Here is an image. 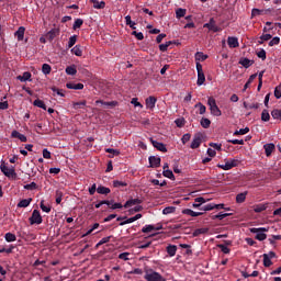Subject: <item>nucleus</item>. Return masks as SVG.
<instances>
[{"label": "nucleus", "mask_w": 281, "mask_h": 281, "mask_svg": "<svg viewBox=\"0 0 281 281\" xmlns=\"http://www.w3.org/2000/svg\"><path fill=\"white\" fill-rule=\"evenodd\" d=\"M170 44H171V42H167V43H165V44H160V45H159L160 52H167V50H168V47H170Z\"/></svg>", "instance_id": "59"}, {"label": "nucleus", "mask_w": 281, "mask_h": 281, "mask_svg": "<svg viewBox=\"0 0 281 281\" xmlns=\"http://www.w3.org/2000/svg\"><path fill=\"white\" fill-rule=\"evenodd\" d=\"M155 104H157V98L148 97L146 99V106H147V109H153L155 106Z\"/></svg>", "instance_id": "19"}, {"label": "nucleus", "mask_w": 281, "mask_h": 281, "mask_svg": "<svg viewBox=\"0 0 281 281\" xmlns=\"http://www.w3.org/2000/svg\"><path fill=\"white\" fill-rule=\"evenodd\" d=\"M256 78H258L257 74L251 75L248 81L245 83L243 91H247V89H249V85H251Z\"/></svg>", "instance_id": "28"}, {"label": "nucleus", "mask_w": 281, "mask_h": 281, "mask_svg": "<svg viewBox=\"0 0 281 281\" xmlns=\"http://www.w3.org/2000/svg\"><path fill=\"white\" fill-rule=\"evenodd\" d=\"M274 97L277 98V100H280V98H281V85L276 87Z\"/></svg>", "instance_id": "56"}, {"label": "nucleus", "mask_w": 281, "mask_h": 281, "mask_svg": "<svg viewBox=\"0 0 281 281\" xmlns=\"http://www.w3.org/2000/svg\"><path fill=\"white\" fill-rule=\"evenodd\" d=\"M150 143L153 144L154 148H157V150H160V153H168V148H166L164 143H159L153 138H150Z\"/></svg>", "instance_id": "10"}, {"label": "nucleus", "mask_w": 281, "mask_h": 281, "mask_svg": "<svg viewBox=\"0 0 281 281\" xmlns=\"http://www.w3.org/2000/svg\"><path fill=\"white\" fill-rule=\"evenodd\" d=\"M249 133V127L240 128L239 131H235L234 135H247Z\"/></svg>", "instance_id": "48"}, {"label": "nucleus", "mask_w": 281, "mask_h": 281, "mask_svg": "<svg viewBox=\"0 0 281 281\" xmlns=\"http://www.w3.org/2000/svg\"><path fill=\"white\" fill-rule=\"evenodd\" d=\"M210 232L209 228H198L193 232V236H201V234H207Z\"/></svg>", "instance_id": "43"}, {"label": "nucleus", "mask_w": 281, "mask_h": 281, "mask_svg": "<svg viewBox=\"0 0 281 281\" xmlns=\"http://www.w3.org/2000/svg\"><path fill=\"white\" fill-rule=\"evenodd\" d=\"M176 16L177 19H182V16H186V9H182V8L178 9L176 11Z\"/></svg>", "instance_id": "47"}, {"label": "nucleus", "mask_w": 281, "mask_h": 281, "mask_svg": "<svg viewBox=\"0 0 281 281\" xmlns=\"http://www.w3.org/2000/svg\"><path fill=\"white\" fill-rule=\"evenodd\" d=\"M227 216H232V213H220L214 215L213 218H218V221H223V218H227Z\"/></svg>", "instance_id": "46"}, {"label": "nucleus", "mask_w": 281, "mask_h": 281, "mask_svg": "<svg viewBox=\"0 0 281 281\" xmlns=\"http://www.w3.org/2000/svg\"><path fill=\"white\" fill-rule=\"evenodd\" d=\"M110 207L111 210H122V203H114L113 201H110Z\"/></svg>", "instance_id": "55"}, {"label": "nucleus", "mask_w": 281, "mask_h": 281, "mask_svg": "<svg viewBox=\"0 0 281 281\" xmlns=\"http://www.w3.org/2000/svg\"><path fill=\"white\" fill-rule=\"evenodd\" d=\"M271 116L273 120H280L281 121V110L274 109L271 111Z\"/></svg>", "instance_id": "37"}, {"label": "nucleus", "mask_w": 281, "mask_h": 281, "mask_svg": "<svg viewBox=\"0 0 281 281\" xmlns=\"http://www.w3.org/2000/svg\"><path fill=\"white\" fill-rule=\"evenodd\" d=\"M4 238H5L7 243H14L16 240V235H14L12 233H7L4 235Z\"/></svg>", "instance_id": "34"}, {"label": "nucleus", "mask_w": 281, "mask_h": 281, "mask_svg": "<svg viewBox=\"0 0 281 281\" xmlns=\"http://www.w3.org/2000/svg\"><path fill=\"white\" fill-rule=\"evenodd\" d=\"M66 74L68 76H76V74H78V70L76 69V66H68L66 68Z\"/></svg>", "instance_id": "32"}, {"label": "nucleus", "mask_w": 281, "mask_h": 281, "mask_svg": "<svg viewBox=\"0 0 281 281\" xmlns=\"http://www.w3.org/2000/svg\"><path fill=\"white\" fill-rule=\"evenodd\" d=\"M203 27H207L210 32H221V27L216 25V21L214 20V18H211L209 23H205Z\"/></svg>", "instance_id": "9"}, {"label": "nucleus", "mask_w": 281, "mask_h": 281, "mask_svg": "<svg viewBox=\"0 0 281 281\" xmlns=\"http://www.w3.org/2000/svg\"><path fill=\"white\" fill-rule=\"evenodd\" d=\"M18 80H20V82H27V80L32 82V74L30 71H25L22 76H18Z\"/></svg>", "instance_id": "15"}, {"label": "nucleus", "mask_w": 281, "mask_h": 281, "mask_svg": "<svg viewBox=\"0 0 281 281\" xmlns=\"http://www.w3.org/2000/svg\"><path fill=\"white\" fill-rule=\"evenodd\" d=\"M36 188H38L36 182H31V183L24 186V190H36Z\"/></svg>", "instance_id": "53"}, {"label": "nucleus", "mask_w": 281, "mask_h": 281, "mask_svg": "<svg viewBox=\"0 0 281 281\" xmlns=\"http://www.w3.org/2000/svg\"><path fill=\"white\" fill-rule=\"evenodd\" d=\"M128 256H131V254L128 252H123L119 255L120 260H128Z\"/></svg>", "instance_id": "64"}, {"label": "nucleus", "mask_w": 281, "mask_h": 281, "mask_svg": "<svg viewBox=\"0 0 281 281\" xmlns=\"http://www.w3.org/2000/svg\"><path fill=\"white\" fill-rule=\"evenodd\" d=\"M261 120H262V122H269V120H271V115L269 114L268 110H263L262 111Z\"/></svg>", "instance_id": "38"}, {"label": "nucleus", "mask_w": 281, "mask_h": 281, "mask_svg": "<svg viewBox=\"0 0 281 281\" xmlns=\"http://www.w3.org/2000/svg\"><path fill=\"white\" fill-rule=\"evenodd\" d=\"M67 89H75L76 91H80L85 89V85L82 83H74V82H68L66 83Z\"/></svg>", "instance_id": "16"}, {"label": "nucleus", "mask_w": 281, "mask_h": 281, "mask_svg": "<svg viewBox=\"0 0 281 281\" xmlns=\"http://www.w3.org/2000/svg\"><path fill=\"white\" fill-rule=\"evenodd\" d=\"M238 166V159H228L225 160V164L217 165V168L222 170H232V168H236Z\"/></svg>", "instance_id": "5"}, {"label": "nucleus", "mask_w": 281, "mask_h": 281, "mask_svg": "<svg viewBox=\"0 0 281 281\" xmlns=\"http://www.w3.org/2000/svg\"><path fill=\"white\" fill-rule=\"evenodd\" d=\"M265 210H267V204H257L254 207V212L257 213L265 212Z\"/></svg>", "instance_id": "40"}, {"label": "nucleus", "mask_w": 281, "mask_h": 281, "mask_svg": "<svg viewBox=\"0 0 281 281\" xmlns=\"http://www.w3.org/2000/svg\"><path fill=\"white\" fill-rule=\"evenodd\" d=\"M195 203L192 204V207L199 209L203 205V203H207V200H205L203 196L195 198L194 199Z\"/></svg>", "instance_id": "17"}, {"label": "nucleus", "mask_w": 281, "mask_h": 281, "mask_svg": "<svg viewBox=\"0 0 281 281\" xmlns=\"http://www.w3.org/2000/svg\"><path fill=\"white\" fill-rule=\"evenodd\" d=\"M201 210H203V212H211V210H215V206L213 203H210V204L202 206Z\"/></svg>", "instance_id": "54"}, {"label": "nucleus", "mask_w": 281, "mask_h": 281, "mask_svg": "<svg viewBox=\"0 0 281 281\" xmlns=\"http://www.w3.org/2000/svg\"><path fill=\"white\" fill-rule=\"evenodd\" d=\"M149 166L150 168H159L161 166V158L157 156H150L149 157Z\"/></svg>", "instance_id": "11"}, {"label": "nucleus", "mask_w": 281, "mask_h": 281, "mask_svg": "<svg viewBox=\"0 0 281 281\" xmlns=\"http://www.w3.org/2000/svg\"><path fill=\"white\" fill-rule=\"evenodd\" d=\"M30 203H32V198L21 200L18 203V207H30Z\"/></svg>", "instance_id": "26"}, {"label": "nucleus", "mask_w": 281, "mask_h": 281, "mask_svg": "<svg viewBox=\"0 0 281 281\" xmlns=\"http://www.w3.org/2000/svg\"><path fill=\"white\" fill-rule=\"evenodd\" d=\"M145 280H147V281H166V278H164V276H161L157 271H150L145 274Z\"/></svg>", "instance_id": "4"}, {"label": "nucleus", "mask_w": 281, "mask_h": 281, "mask_svg": "<svg viewBox=\"0 0 281 281\" xmlns=\"http://www.w3.org/2000/svg\"><path fill=\"white\" fill-rule=\"evenodd\" d=\"M201 144H203V134L198 133L194 135V137L191 142L190 148L196 149V148H199V146H201Z\"/></svg>", "instance_id": "7"}, {"label": "nucleus", "mask_w": 281, "mask_h": 281, "mask_svg": "<svg viewBox=\"0 0 281 281\" xmlns=\"http://www.w3.org/2000/svg\"><path fill=\"white\" fill-rule=\"evenodd\" d=\"M0 170H1V172L4 173V177H15L16 176V171H14V167H8V166H5V164H2L0 166Z\"/></svg>", "instance_id": "8"}, {"label": "nucleus", "mask_w": 281, "mask_h": 281, "mask_svg": "<svg viewBox=\"0 0 281 281\" xmlns=\"http://www.w3.org/2000/svg\"><path fill=\"white\" fill-rule=\"evenodd\" d=\"M177 212V207L175 206H167L162 210V214L168 215V214H175Z\"/></svg>", "instance_id": "35"}, {"label": "nucleus", "mask_w": 281, "mask_h": 281, "mask_svg": "<svg viewBox=\"0 0 281 281\" xmlns=\"http://www.w3.org/2000/svg\"><path fill=\"white\" fill-rule=\"evenodd\" d=\"M227 43H228V47L231 48H236L239 45L238 37H228Z\"/></svg>", "instance_id": "22"}, {"label": "nucleus", "mask_w": 281, "mask_h": 281, "mask_svg": "<svg viewBox=\"0 0 281 281\" xmlns=\"http://www.w3.org/2000/svg\"><path fill=\"white\" fill-rule=\"evenodd\" d=\"M280 44V37H273L270 42H269V46L273 47V45H279Z\"/></svg>", "instance_id": "62"}, {"label": "nucleus", "mask_w": 281, "mask_h": 281, "mask_svg": "<svg viewBox=\"0 0 281 281\" xmlns=\"http://www.w3.org/2000/svg\"><path fill=\"white\" fill-rule=\"evenodd\" d=\"M247 199V192L239 193L236 196V202L237 203H245V200Z\"/></svg>", "instance_id": "36"}, {"label": "nucleus", "mask_w": 281, "mask_h": 281, "mask_svg": "<svg viewBox=\"0 0 281 281\" xmlns=\"http://www.w3.org/2000/svg\"><path fill=\"white\" fill-rule=\"evenodd\" d=\"M95 10H104L106 3L104 1L92 0Z\"/></svg>", "instance_id": "21"}, {"label": "nucleus", "mask_w": 281, "mask_h": 281, "mask_svg": "<svg viewBox=\"0 0 281 281\" xmlns=\"http://www.w3.org/2000/svg\"><path fill=\"white\" fill-rule=\"evenodd\" d=\"M113 187L114 188H124V187H126V182L120 181V180H114L113 181Z\"/></svg>", "instance_id": "50"}, {"label": "nucleus", "mask_w": 281, "mask_h": 281, "mask_svg": "<svg viewBox=\"0 0 281 281\" xmlns=\"http://www.w3.org/2000/svg\"><path fill=\"white\" fill-rule=\"evenodd\" d=\"M139 204H142V200H139V199H132V200H128L124 204V207H133V205H139Z\"/></svg>", "instance_id": "20"}, {"label": "nucleus", "mask_w": 281, "mask_h": 281, "mask_svg": "<svg viewBox=\"0 0 281 281\" xmlns=\"http://www.w3.org/2000/svg\"><path fill=\"white\" fill-rule=\"evenodd\" d=\"M196 72H198V80L196 85L198 87H202V85H205V72L203 71V65L201 63H196Z\"/></svg>", "instance_id": "3"}, {"label": "nucleus", "mask_w": 281, "mask_h": 281, "mask_svg": "<svg viewBox=\"0 0 281 281\" xmlns=\"http://www.w3.org/2000/svg\"><path fill=\"white\" fill-rule=\"evenodd\" d=\"M109 240H111V236L103 237V238L97 244V247H100V246H102V245H105V243H109Z\"/></svg>", "instance_id": "61"}, {"label": "nucleus", "mask_w": 281, "mask_h": 281, "mask_svg": "<svg viewBox=\"0 0 281 281\" xmlns=\"http://www.w3.org/2000/svg\"><path fill=\"white\" fill-rule=\"evenodd\" d=\"M82 106H87V101L72 102V109L75 110L82 109Z\"/></svg>", "instance_id": "42"}, {"label": "nucleus", "mask_w": 281, "mask_h": 281, "mask_svg": "<svg viewBox=\"0 0 281 281\" xmlns=\"http://www.w3.org/2000/svg\"><path fill=\"white\" fill-rule=\"evenodd\" d=\"M273 262H271V259L267 257V255H263V266L265 267H271Z\"/></svg>", "instance_id": "57"}, {"label": "nucleus", "mask_w": 281, "mask_h": 281, "mask_svg": "<svg viewBox=\"0 0 281 281\" xmlns=\"http://www.w3.org/2000/svg\"><path fill=\"white\" fill-rule=\"evenodd\" d=\"M31 225H41L43 223V216L38 210H34L32 216L30 217Z\"/></svg>", "instance_id": "6"}, {"label": "nucleus", "mask_w": 281, "mask_h": 281, "mask_svg": "<svg viewBox=\"0 0 281 281\" xmlns=\"http://www.w3.org/2000/svg\"><path fill=\"white\" fill-rule=\"evenodd\" d=\"M192 136L190 135V134H184L183 136H182V138H181V142H182V144H188V142L190 140V138H191Z\"/></svg>", "instance_id": "63"}, {"label": "nucleus", "mask_w": 281, "mask_h": 281, "mask_svg": "<svg viewBox=\"0 0 281 281\" xmlns=\"http://www.w3.org/2000/svg\"><path fill=\"white\" fill-rule=\"evenodd\" d=\"M97 192H98V194H111V189H109L106 187L99 186L97 188Z\"/></svg>", "instance_id": "29"}, {"label": "nucleus", "mask_w": 281, "mask_h": 281, "mask_svg": "<svg viewBox=\"0 0 281 281\" xmlns=\"http://www.w3.org/2000/svg\"><path fill=\"white\" fill-rule=\"evenodd\" d=\"M207 104L210 106L211 115H214L215 117H221L223 115L221 109L216 105V100L214 98L209 97Z\"/></svg>", "instance_id": "1"}, {"label": "nucleus", "mask_w": 281, "mask_h": 281, "mask_svg": "<svg viewBox=\"0 0 281 281\" xmlns=\"http://www.w3.org/2000/svg\"><path fill=\"white\" fill-rule=\"evenodd\" d=\"M42 71L45 76H48V74H52V66L48 64H43Z\"/></svg>", "instance_id": "39"}, {"label": "nucleus", "mask_w": 281, "mask_h": 281, "mask_svg": "<svg viewBox=\"0 0 281 281\" xmlns=\"http://www.w3.org/2000/svg\"><path fill=\"white\" fill-rule=\"evenodd\" d=\"M58 34H60V30L53 29V30L48 31L45 36H46L47 41L52 42V41H54V38H56V36H58Z\"/></svg>", "instance_id": "12"}, {"label": "nucleus", "mask_w": 281, "mask_h": 281, "mask_svg": "<svg viewBox=\"0 0 281 281\" xmlns=\"http://www.w3.org/2000/svg\"><path fill=\"white\" fill-rule=\"evenodd\" d=\"M167 254L170 256V258H173V256L177 255V246L176 245L167 246Z\"/></svg>", "instance_id": "25"}, {"label": "nucleus", "mask_w": 281, "mask_h": 281, "mask_svg": "<svg viewBox=\"0 0 281 281\" xmlns=\"http://www.w3.org/2000/svg\"><path fill=\"white\" fill-rule=\"evenodd\" d=\"M82 23H85V21H82V19H77L74 23V30H78L80 27H82Z\"/></svg>", "instance_id": "49"}, {"label": "nucleus", "mask_w": 281, "mask_h": 281, "mask_svg": "<svg viewBox=\"0 0 281 281\" xmlns=\"http://www.w3.org/2000/svg\"><path fill=\"white\" fill-rule=\"evenodd\" d=\"M70 52L75 56H82V48L80 47V45H76L75 47L71 48Z\"/></svg>", "instance_id": "31"}, {"label": "nucleus", "mask_w": 281, "mask_h": 281, "mask_svg": "<svg viewBox=\"0 0 281 281\" xmlns=\"http://www.w3.org/2000/svg\"><path fill=\"white\" fill-rule=\"evenodd\" d=\"M11 137H15V138L20 139V142H27V136L19 133V131H13L11 133Z\"/></svg>", "instance_id": "18"}, {"label": "nucleus", "mask_w": 281, "mask_h": 281, "mask_svg": "<svg viewBox=\"0 0 281 281\" xmlns=\"http://www.w3.org/2000/svg\"><path fill=\"white\" fill-rule=\"evenodd\" d=\"M98 227H100V224L94 223L93 226L90 229H88L86 234H83V237L89 236V234H91L94 229H98Z\"/></svg>", "instance_id": "58"}, {"label": "nucleus", "mask_w": 281, "mask_h": 281, "mask_svg": "<svg viewBox=\"0 0 281 281\" xmlns=\"http://www.w3.org/2000/svg\"><path fill=\"white\" fill-rule=\"evenodd\" d=\"M267 232H269V228L266 227L250 228V233L256 234L257 240H267Z\"/></svg>", "instance_id": "2"}, {"label": "nucleus", "mask_w": 281, "mask_h": 281, "mask_svg": "<svg viewBox=\"0 0 281 281\" xmlns=\"http://www.w3.org/2000/svg\"><path fill=\"white\" fill-rule=\"evenodd\" d=\"M132 35L135 36L137 41H144V33L142 32L133 31Z\"/></svg>", "instance_id": "51"}, {"label": "nucleus", "mask_w": 281, "mask_h": 281, "mask_svg": "<svg viewBox=\"0 0 281 281\" xmlns=\"http://www.w3.org/2000/svg\"><path fill=\"white\" fill-rule=\"evenodd\" d=\"M164 177H166L167 179H175V173L172 172V170L170 169H165L162 171Z\"/></svg>", "instance_id": "41"}, {"label": "nucleus", "mask_w": 281, "mask_h": 281, "mask_svg": "<svg viewBox=\"0 0 281 281\" xmlns=\"http://www.w3.org/2000/svg\"><path fill=\"white\" fill-rule=\"evenodd\" d=\"M15 36L18 37V41H23L25 36V27L20 26L18 31L15 32Z\"/></svg>", "instance_id": "23"}, {"label": "nucleus", "mask_w": 281, "mask_h": 281, "mask_svg": "<svg viewBox=\"0 0 281 281\" xmlns=\"http://www.w3.org/2000/svg\"><path fill=\"white\" fill-rule=\"evenodd\" d=\"M201 126L203 128H210V124H212V122L210 121V119H205L203 117L200 122Z\"/></svg>", "instance_id": "44"}, {"label": "nucleus", "mask_w": 281, "mask_h": 281, "mask_svg": "<svg viewBox=\"0 0 281 281\" xmlns=\"http://www.w3.org/2000/svg\"><path fill=\"white\" fill-rule=\"evenodd\" d=\"M34 106H37L38 109H43L44 111H47V105H45V102H43V100L41 99H36L33 102Z\"/></svg>", "instance_id": "27"}, {"label": "nucleus", "mask_w": 281, "mask_h": 281, "mask_svg": "<svg viewBox=\"0 0 281 281\" xmlns=\"http://www.w3.org/2000/svg\"><path fill=\"white\" fill-rule=\"evenodd\" d=\"M239 65L245 67V69H249V67H251V65H254V60L243 57L239 59Z\"/></svg>", "instance_id": "13"}, {"label": "nucleus", "mask_w": 281, "mask_h": 281, "mask_svg": "<svg viewBox=\"0 0 281 281\" xmlns=\"http://www.w3.org/2000/svg\"><path fill=\"white\" fill-rule=\"evenodd\" d=\"M182 214H186L187 216H192V217H196V216H203L202 212H194L191 209H184L182 210Z\"/></svg>", "instance_id": "14"}, {"label": "nucleus", "mask_w": 281, "mask_h": 281, "mask_svg": "<svg viewBox=\"0 0 281 281\" xmlns=\"http://www.w3.org/2000/svg\"><path fill=\"white\" fill-rule=\"evenodd\" d=\"M263 148H265L267 157H270L271 153H273V150H276V145H273V144H266L263 146Z\"/></svg>", "instance_id": "24"}, {"label": "nucleus", "mask_w": 281, "mask_h": 281, "mask_svg": "<svg viewBox=\"0 0 281 281\" xmlns=\"http://www.w3.org/2000/svg\"><path fill=\"white\" fill-rule=\"evenodd\" d=\"M103 106H105L106 109H113L114 106H117V101L104 102Z\"/></svg>", "instance_id": "52"}, {"label": "nucleus", "mask_w": 281, "mask_h": 281, "mask_svg": "<svg viewBox=\"0 0 281 281\" xmlns=\"http://www.w3.org/2000/svg\"><path fill=\"white\" fill-rule=\"evenodd\" d=\"M143 234H148L150 232H155V226L154 225H145L142 228Z\"/></svg>", "instance_id": "45"}, {"label": "nucleus", "mask_w": 281, "mask_h": 281, "mask_svg": "<svg viewBox=\"0 0 281 281\" xmlns=\"http://www.w3.org/2000/svg\"><path fill=\"white\" fill-rule=\"evenodd\" d=\"M195 106H199V113H200V115L205 114V111H206L205 105H203L202 103H198V104H195Z\"/></svg>", "instance_id": "60"}, {"label": "nucleus", "mask_w": 281, "mask_h": 281, "mask_svg": "<svg viewBox=\"0 0 281 281\" xmlns=\"http://www.w3.org/2000/svg\"><path fill=\"white\" fill-rule=\"evenodd\" d=\"M195 60L203 61L207 60V55L203 54V52L195 53Z\"/></svg>", "instance_id": "33"}, {"label": "nucleus", "mask_w": 281, "mask_h": 281, "mask_svg": "<svg viewBox=\"0 0 281 281\" xmlns=\"http://www.w3.org/2000/svg\"><path fill=\"white\" fill-rule=\"evenodd\" d=\"M77 42H78V36L77 35L70 36L69 41H68L67 48L71 49V47H74V45H76Z\"/></svg>", "instance_id": "30"}]
</instances>
